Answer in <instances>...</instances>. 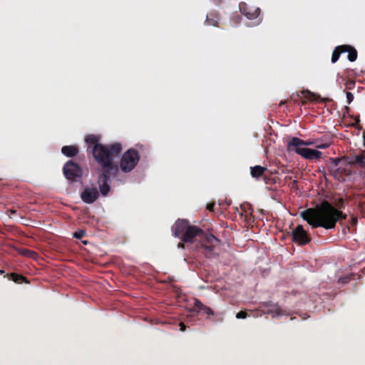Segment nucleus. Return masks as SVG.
I'll use <instances>...</instances> for the list:
<instances>
[{
	"instance_id": "nucleus-1",
	"label": "nucleus",
	"mask_w": 365,
	"mask_h": 365,
	"mask_svg": "<svg viewBox=\"0 0 365 365\" xmlns=\"http://www.w3.org/2000/svg\"><path fill=\"white\" fill-rule=\"evenodd\" d=\"M301 217L313 228L331 230L336 227L340 220H345L346 215L336 209L329 202L323 200L319 206L302 212Z\"/></svg>"
},
{
	"instance_id": "nucleus-2",
	"label": "nucleus",
	"mask_w": 365,
	"mask_h": 365,
	"mask_svg": "<svg viewBox=\"0 0 365 365\" xmlns=\"http://www.w3.org/2000/svg\"><path fill=\"white\" fill-rule=\"evenodd\" d=\"M200 241V251L207 258L213 257L216 253L215 247L219 245L220 240L212 234L205 233L202 229L195 226L190 225L180 240L185 242H192L194 240Z\"/></svg>"
},
{
	"instance_id": "nucleus-3",
	"label": "nucleus",
	"mask_w": 365,
	"mask_h": 365,
	"mask_svg": "<svg viewBox=\"0 0 365 365\" xmlns=\"http://www.w3.org/2000/svg\"><path fill=\"white\" fill-rule=\"evenodd\" d=\"M122 150L120 143L99 144L92 148V153L101 170L118 171V166L114 164L113 160L119 156Z\"/></svg>"
},
{
	"instance_id": "nucleus-4",
	"label": "nucleus",
	"mask_w": 365,
	"mask_h": 365,
	"mask_svg": "<svg viewBox=\"0 0 365 365\" xmlns=\"http://www.w3.org/2000/svg\"><path fill=\"white\" fill-rule=\"evenodd\" d=\"M140 160V154L134 148H130L122 155L120 160V168L123 173L132 171Z\"/></svg>"
},
{
	"instance_id": "nucleus-5",
	"label": "nucleus",
	"mask_w": 365,
	"mask_h": 365,
	"mask_svg": "<svg viewBox=\"0 0 365 365\" xmlns=\"http://www.w3.org/2000/svg\"><path fill=\"white\" fill-rule=\"evenodd\" d=\"M329 164L327 166L328 170L330 174L337 180L343 178L345 175H349L351 171L349 169L346 168L349 163H347L346 160L335 158L329 159Z\"/></svg>"
},
{
	"instance_id": "nucleus-6",
	"label": "nucleus",
	"mask_w": 365,
	"mask_h": 365,
	"mask_svg": "<svg viewBox=\"0 0 365 365\" xmlns=\"http://www.w3.org/2000/svg\"><path fill=\"white\" fill-rule=\"evenodd\" d=\"M63 172L66 178L71 182H77L83 176L82 168L73 160H68L65 163Z\"/></svg>"
},
{
	"instance_id": "nucleus-7",
	"label": "nucleus",
	"mask_w": 365,
	"mask_h": 365,
	"mask_svg": "<svg viewBox=\"0 0 365 365\" xmlns=\"http://www.w3.org/2000/svg\"><path fill=\"white\" fill-rule=\"evenodd\" d=\"M115 170H101V173L98 178V184L99 190L103 196H107L110 190V175L117 173Z\"/></svg>"
},
{
	"instance_id": "nucleus-8",
	"label": "nucleus",
	"mask_w": 365,
	"mask_h": 365,
	"mask_svg": "<svg viewBox=\"0 0 365 365\" xmlns=\"http://www.w3.org/2000/svg\"><path fill=\"white\" fill-rule=\"evenodd\" d=\"M292 241L299 245H304L311 241V237L304 230L302 225H299L292 232Z\"/></svg>"
},
{
	"instance_id": "nucleus-9",
	"label": "nucleus",
	"mask_w": 365,
	"mask_h": 365,
	"mask_svg": "<svg viewBox=\"0 0 365 365\" xmlns=\"http://www.w3.org/2000/svg\"><path fill=\"white\" fill-rule=\"evenodd\" d=\"M289 151H292L299 155L307 160H319L322 156V153L311 148H290Z\"/></svg>"
},
{
	"instance_id": "nucleus-10",
	"label": "nucleus",
	"mask_w": 365,
	"mask_h": 365,
	"mask_svg": "<svg viewBox=\"0 0 365 365\" xmlns=\"http://www.w3.org/2000/svg\"><path fill=\"white\" fill-rule=\"evenodd\" d=\"M240 12L248 19H256L260 14L261 10L259 7L251 6L245 2H240L239 4Z\"/></svg>"
},
{
	"instance_id": "nucleus-11",
	"label": "nucleus",
	"mask_w": 365,
	"mask_h": 365,
	"mask_svg": "<svg viewBox=\"0 0 365 365\" xmlns=\"http://www.w3.org/2000/svg\"><path fill=\"white\" fill-rule=\"evenodd\" d=\"M190 225L187 220L178 219L172 227V232L175 237H182Z\"/></svg>"
},
{
	"instance_id": "nucleus-12",
	"label": "nucleus",
	"mask_w": 365,
	"mask_h": 365,
	"mask_svg": "<svg viewBox=\"0 0 365 365\" xmlns=\"http://www.w3.org/2000/svg\"><path fill=\"white\" fill-rule=\"evenodd\" d=\"M99 197V192L96 187L86 188L81 193V200L87 203L91 204L94 202Z\"/></svg>"
},
{
	"instance_id": "nucleus-13",
	"label": "nucleus",
	"mask_w": 365,
	"mask_h": 365,
	"mask_svg": "<svg viewBox=\"0 0 365 365\" xmlns=\"http://www.w3.org/2000/svg\"><path fill=\"white\" fill-rule=\"evenodd\" d=\"M316 140H304L297 137H293L288 142L287 149L290 148H303L302 146L315 145Z\"/></svg>"
},
{
	"instance_id": "nucleus-14",
	"label": "nucleus",
	"mask_w": 365,
	"mask_h": 365,
	"mask_svg": "<svg viewBox=\"0 0 365 365\" xmlns=\"http://www.w3.org/2000/svg\"><path fill=\"white\" fill-rule=\"evenodd\" d=\"M193 310H195L197 312H202L203 314L210 316H213L215 314L212 309L202 304L199 299H194V307Z\"/></svg>"
},
{
	"instance_id": "nucleus-15",
	"label": "nucleus",
	"mask_w": 365,
	"mask_h": 365,
	"mask_svg": "<svg viewBox=\"0 0 365 365\" xmlns=\"http://www.w3.org/2000/svg\"><path fill=\"white\" fill-rule=\"evenodd\" d=\"M61 153L66 157L73 158L78 154L79 150L76 145H65L62 147Z\"/></svg>"
},
{
	"instance_id": "nucleus-16",
	"label": "nucleus",
	"mask_w": 365,
	"mask_h": 365,
	"mask_svg": "<svg viewBox=\"0 0 365 365\" xmlns=\"http://www.w3.org/2000/svg\"><path fill=\"white\" fill-rule=\"evenodd\" d=\"M267 168L261 165H255L250 168V175L253 178L258 179L267 171Z\"/></svg>"
},
{
	"instance_id": "nucleus-17",
	"label": "nucleus",
	"mask_w": 365,
	"mask_h": 365,
	"mask_svg": "<svg viewBox=\"0 0 365 365\" xmlns=\"http://www.w3.org/2000/svg\"><path fill=\"white\" fill-rule=\"evenodd\" d=\"M346 45L336 46L332 53L331 62L333 63H336L339 60L341 53H346V51H348Z\"/></svg>"
},
{
	"instance_id": "nucleus-18",
	"label": "nucleus",
	"mask_w": 365,
	"mask_h": 365,
	"mask_svg": "<svg viewBox=\"0 0 365 365\" xmlns=\"http://www.w3.org/2000/svg\"><path fill=\"white\" fill-rule=\"evenodd\" d=\"M99 140L100 138L98 135L93 134L88 135L85 140L86 144L88 145V149H90L91 146L93 148L96 145L101 144L98 143Z\"/></svg>"
},
{
	"instance_id": "nucleus-19",
	"label": "nucleus",
	"mask_w": 365,
	"mask_h": 365,
	"mask_svg": "<svg viewBox=\"0 0 365 365\" xmlns=\"http://www.w3.org/2000/svg\"><path fill=\"white\" fill-rule=\"evenodd\" d=\"M219 21V16L216 12L210 13L206 18L205 23L209 26H217Z\"/></svg>"
},
{
	"instance_id": "nucleus-20",
	"label": "nucleus",
	"mask_w": 365,
	"mask_h": 365,
	"mask_svg": "<svg viewBox=\"0 0 365 365\" xmlns=\"http://www.w3.org/2000/svg\"><path fill=\"white\" fill-rule=\"evenodd\" d=\"M7 277L10 280H12L14 282L18 283V284H21L24 282H29L26 279V277H25L24 276H23L21 274H19L16 273H14V272L11 273L9 274H7Z\"/></svg>"
},
{
	"instance_id": "nucleus-21",
	"label": "nucleus",
	"mask_w": 365,
	"mask_h": 365,
	"mask_svg": "<svg viewBox=\"0 0 365 365\" xmlns=\"http://www.w3.org/2000/svg\"><path fill=\"white\" fill-rule=\"evenodd\" d=\"M346 47H348V51H346L348 53V59L351 62L355 61L357 58L356 50L349 45H346Z\"/></svg>"
},
{
	"instance_id": "nucleus-22",
	"label": "nucleus",
	"mask_w": 365,
	"mask_h": 365,
	"mask_svg": "<svg viewBox=\"0 0 365 365\" xmlns=\"http://www.w3.org/2000/svg\"><path fill=\"white\" fill-rule=\"evenodd\" d=\"M331 204L339 210L345 207V200L342 197L334 198Z\"/></svg>"
},
{
	"instance_id": "nucleus-23",
	"label": "nucleus",
	"mask_w": 365,
	"mask_h": 365,
	"mask_svg": "<svg viewBox=\"0 0 365 365\" xmlns=\"http://www.w3.org/2000/svg\"><path fill=\"white\" fill-rule=\"evenodd\" d=\"M268 314H270L273 317L281 316L283 314V311L277 305H274L273 309L269 310L267 312Z\"/></svg>"
},
{
	"instance_id": "nucleus-24",
	"label": "nucleus",
	"mask_w": 365,
	"mask_h": 365,
	"mask_svg": "<svg viewBox=\"0 0 365 365\" xmlns=\"http://www.w3.org/2000/svg\"><path fill=\"white\" fill-rule=\"evenodd\" d=\"M354 163L361 168H365V155H359L354 157Z\"/></svg>"
},
{
	"instance_id": "nucleus-25",
	"label": "nucleus",
	"mask_w": 365,
	"mask_h": 365,
	"mask_svg": "<svg viewBox=\"0 0 365 365\" xmlns=\"http://www.w3.org/2000/svg\"><path fill=\"white\" fill-rule=\"evenodd\" d=\"M21 253L24 255V256H26V257H30V258H36L38 254L33 251V250H29V249H23L21 252Z\"/></svg>"
},
{
	"instance_id": "nucleus-26",
	"label": "nucleus",
	"mask_w": 365,
	"mask_h": 365,
	"mask_svg": "<svg viewBox=\"0 0 365 365\" xmlns=\"http://www.w3.org/2000/svg\"><path fill=\"white\" fill-rule=\"evenodd\" d=\"M302 94L307 99L312 101H315L314 94L310 92L309 91H302Z\"/></svg>"
},
{
	"instance_id": "nucleus-27",
	"label": "nucleus",
	"mask_w": 365,
	"mask_h": 365,
	"mask_svg": "<svg viewBox=\"0 0 365 365\" xmlns=\"http://www.w3.org/2000/svg\"><path fill=\"white\" fill-rule=\"evenodd\" d=\"M86 235V232L85 231L83 230H78L77 232H75L73 233V237L76 238V239H81L83 238Z\"/></svg>"
},
{
	"instance_id": "nucleus-28",
	"label": "nucleus",
	"mask_w": 365,
	"mask_h": 365,
	"mask_svg": "<svg viewBox=\"0 0 365 365\" xmlns=\"http://www.w3.org/2000/svg\"><path fill=\"white\" fill-rule=\"evenodd\" d=\"M329 143H318L317 141L316 140V148H319V149H326L329 146Z\"/></svg>"
},
{
	"instance_id": "nucleus-29",
	"label": "nucleus",
	"mask_w": 365,
	"mask_h": 365,
	"mask_svg": "<svg viewBox=\"0 0 365 365\" xmlns=\"http://www.w3.org/2000/svg\"><path fill=\"white\" fill-rule=\"evenodd\" d=\"M247 317V314L245 311H240L236 314L237 319H245Z\"/></svg>"
},
{
	"instance_id": "nucleus-30",
	"label": "nucleus",
	"mask_w": 365,
	"mask_h": 365,
	"mask_svg": "<svg viewBox=\"0 0 365 365\" xmlns=\"http://www.w3.org/2000/svg\"><path fill=\"white\" fill-rule=\"evenodd\" d=\"M346 101L349 104H350L354 100V95L351 92H346Z\"/></svg>"
},
{
	"instance_id": "nucleus-31",
	"label": "nucleus",
	"mask_w": 365,
	"mask_h": 365,
	"mask_svg": "<svg viewBox=\"0 0 365 365\" xmlns=\"http://www.w3.org/2000/svg\"><path fill=\"white\" fill-rule=\"evenodd\" d=\"M215 206V202H210V203L207 204V209L210 212H214Z\"/></svg>"
},
{
	"instance_id": "nucleus-32",
	"label": "nucleus",
	"mask_w": 365,
	"mask_h": 365,
	"mask_svg": "<svg viewBox=\"0 0 365 365\" xmlns=\"http://www.w3.org/2000/svg\"><path fill=\"white\" fill-rule=\"evenodd\" d=\"M179 326H180V330L181 331H185L186 326H185V324L183 322H180Z\"/></svg>"
},
{
	"instance_id": "nucleus-33",
	"label": "nucleus",
	"mask_w": 365,
	"mask_h": 365,
	"mask_svg": "<svg viewBox=\"0 0 365 365\" xmlns=\"http://www.w3.org/2000/svg\"><path fill=\"white\" fill-rule=\"evenodd\" d=\"M297 182H297V180H294L292 181V188H296V187H297Z\"/></svg>"
},
{
	"instance_id": "nucleus-34",
	"label": "nucleus",
	"mask_w": 365,
	"mask_h": 365,
	"mask_svg": "<svg viewBox=\"0 0 365 365\" xmlns=\"http://www.w3.org/2000/svg\"><path fill=\"white\" fill-rule=\"evenodd\" d=\"M357 223V219L356 217L351 218V224L352 225H355Z\"/></svg>"
},
{
	"instance_id": "nucleus-35",
	"label": "nucleus",
	"mask_w": 365,
	"mask_h": 365,
	"mask_svg": "<svg viewBox=\"0 0 365 365\" xmlns=\"http://www.w3.org/2000/svg\"><path fill=\"white\" fill-rule=\"evenodd\" d=\"M178 247L179 248H182V249H184V248H185V244H184V243H182V242H180V243L178 245Z\"/></svg>"
},
{
	"instance_id": "nucleus-36",
	"label": "nucleus",
	"mask_w": 365,
	"mask_h": 365,
	"mask_svg": "<svg viewBox=\"0 0 365 365\" xmlns=\"http://www.w3.org/2000/svg\"><path fill=\"white\" fill-rule=\"evenodd\" d=\"M264 306L266 307H270L271 306V302H265L264 304Z\"/></svg>"
},
{
	"instance_id": "nucleus-37",
	"label": "nucleus",
	"mask_w": 365,
	"mask_h": 365,
	"mask_svg": "<svg viewBox=\"0 0 365 365\" xmlns=\"http://www.w3.org/2000/svg\"><path fill=\"white\" fill-rule=\"evenodd\" d=\"M214 1L215 4H220L222 1V0H214Z\"/></svg>"
},
{
	"instance_id": "nucleus-38",
	"label": "nucleus",
	"mask_w": 365,
	"mask_h": 365,
	"mask_svg": "<svg viewBox=\"0 0 365 365\" xmlns=\"http://www.w3.org/2000/svg\"><path fill=\"white\" fill-rule=\"evenodd\" d=\"M359 120H358L357 122H356L354 125V126L355 127H357L359 125Z\"/></svg>"
},
{
	"instance_id": "nucleus-39",
	"label": "nucleus",
	"mask_w": 365,
	"mask_h": 365,
	"mask_svg": "<svg viewBox=\"0 0 365 365\" xmlns=\"http://www.w3.org/2000/svg\"><path fill=\"white\" fill-rule=\"evenodd\" d=\"M5 273V271L3 269H0V274H4Z\"/></svg>"
},
{
	"instance_id": "nucleus-40",
	"label": "nucleus",
	"mask_w": 365,
	"mask_h": 365,
	"mask_svg": "<svg viewBox=\"0 0 365 365\" xmlns=\"http://www.w3.org/2000/svg\"><path fill=\"white\" fill-rule=\"evenodd\" d=\"M10 212H11V213H13V214H14V213H16V210H10Z\"/></svg>"
},
{
	"instance_id": "nucleus-41",
	"label": "nucleus",
	"mask_w": 365,
	"mask_h": 365,
	"mask_svg": "<svg viewBox=\"0 0 365 365\" xmlns=\"http://www.w3.org/2000/svg\"><path fill=\"white\" fill-rule=\"evenodd\" d=\"M302 104H304L306 102L304 101H302Z\"/></svg>"
}]
</instances>
